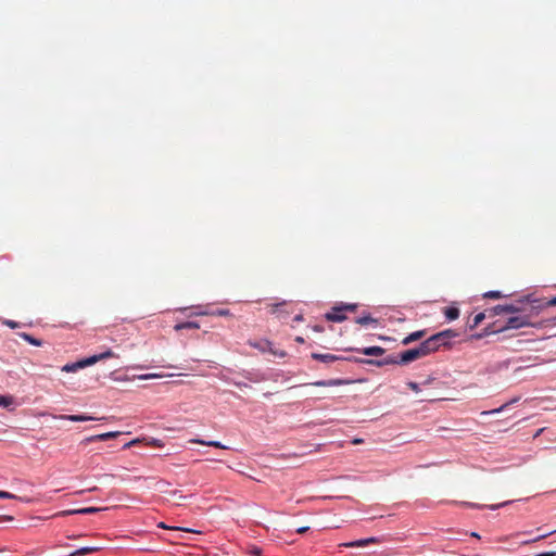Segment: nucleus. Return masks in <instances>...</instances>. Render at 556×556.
<instances>
[{
  "label": "nucleus",
  "instance_id": "obj_1",
  "mask_svg": "<svg viewBox=\"0 0 556 556\" xmlns=\"http://www.w3.org/2000/svg\"><path fill=\"white\" fill-rule=\"evenodd\" d=\"M356 308L355 304H345L342 306H334L330 312L326 313L325 317L329 321L341 323L346 319L344 314L345 311H354Z\"/></svg>",
  "mask_w": 556,
  "mask_h": 556
},
{
  "label": "nucleus",
  "instance_id": "obj_2",
  "mask_svg": "<svg viewBox=\"0 0 556 556\" xmlns=\"http://www.w3.org/2000/svg\"><path fill=\"white\" fill-rule=\"evenodd\" d=\"M527 326H530L527 316H513L507 319L506 325L500 328L498 331L501 332L508 329H519Z\"/></svg>",
  "mask_w": 556,
  "mask_h": 556
},
{
  "label": "nucleus",
  "instance_id": "obj_3",
  "mask_svg": "<svg viewBox=\"0 0 556 556\" xmlns=\"http://www.w3.org/2000/svg\"><path fill=\"white\" fill-rule=\"evenodd\" d=\"M94 364V358H84V359H80V361H77L75 363H68V364H65L63 367H62V371H65V372H75L77 371L78 369H81V368H85L87 366H90V365H93Z\"/></svg>",
  "mask_w": 556,
  "mask_h": 556
},
{
  "label": "nucleus",
  "instance_id": "obj_4",
  "mask_svg": "<svg viewBox=\"0 0 556 556\" xmlns=\"http://www.w3.org/2000/svg\"><path fill=\"white\" fill-rule=\"evenodd\" d=\"M119 434H121L119 431H110V432H105V433L94 434V435H90V437L85 438L80 442V444L86 445V444H89V443H92V442H97V441H106V440H110V439H115Z\"/></svg>",
  "mask_w": 556,
  "mask_h": 556
},
{
  "label": "nucleus",
  "instance_id": "obj_5",
  "mask_svg": "<svg viewBox=\"0 0 556 556\" xmlns=\"http://www.w3.org/2000/svg\"><path fill=\"white\" fill-rule=\"evenodd\" d=\"M105 508H98V507H85V508H79V509H67V510H62V511H59L56 514L53 515V517H59V516H70V515H90V514H94V513H98L100 510H104Z\"/></svg>",
  "mask_w": 556,
  "mask_h": 556
},
{
  "label": "nucleus",
  "instance_id": "obj_6",
  "mask_svg": "<svg viewBox=\"0 0 556 556\" xmlns=\"http://www.w3.org/2000/svg\"><path fill=\"white\" fill-rule=\"evenodd\" d=\"M420 357H422V355L420 353L419 348L417 346L415 349H410V350L400 353L399 361L402 362L403 364H408V363H410L415 359H418Z\"/></svg>",
  "mask_w": 556,
  "mask_h": 556
},
{
  "label": "nucleus",
  "instance_id": "obj_7",
  "mask_svg": "<svg viewBox=\"0 0 556 556\" xmlns=\"http://www.w3.org/2000/svg\"><path fill=\"white\" fill-rule=\"evenodd\" d=\"M53 418L61 419V420H68V421H73V422L104 419V417L96 418V417L87 416V415H59V416H53Z\"/></svg>",
  "mask_w": 556,
  "mask_h": 556
},
{
  "label": "nucleus",
  "instance_id": "obj_8",
  "mask_svg": "<svg viewBox=\"0 0 556 556\" xmlns=\"http://www.w3.org/2000/svg\"><path fill=\"white\" fill-rule=\"evenodd\" d=\"M379 542V539L376 536H370L366 539H359L351 542L343 543L342 546L344 547H364L369 545L370 543H377Z\"/></svg>",
  "mask_w": 556,
  "mask_h": 556
},
{
  "label": "nucleus",
  "instance_id": "obj_9",
  "mask_svg": "<svg viewBox=\"0 0 556 556\" xmlns=\"http://www.w3.org/2000/svg\"><path fill=\"white\" fill-rule=\"evenodd\" d=\"M510 503H511V501H506V502H503V503H500V504H494V505L485 506V505H480V504H476V503H471V502H463L462 505L465 506V507L476 508V509L489 508L491 510H496L500 507H504V506L509 505Z\"/></svg>",
  "mask_w": 556,
  "mask_h": 556
},
{
  "label": "nucleus",
  "instance_id": "obj_10",
  "mask_svg": "<svg viewBox=\"0 0 556 556\" xmlns=\"http://www.w3.org/2000/svg\"><path fill=\"white\" fill-rule=\"evenodd\" d=\"M418 348L420 350L422 357L438 351V346L432 342L430 337L422 341Z\"/></svg>",
  "mask_w": 556,
  "mask_h": 556
},
{
  "label": "nucleus",
  "instance_id": "obj_11",
  "mask_svg": "<svg viewBox=\"0 0 556 556\" xmlns=\"http://www.w3.org/2000/svg\"><path fill=\"white\" fill-rule=\"evenodd\" d=\"M399 358H400V354H397V355H388L387 357H384L381 361H365V363L374 364V365H377V366H383V365H390V364H396V365L403 364L402 362L399 361Z\"/></svg>",
  "mask_w": 556,
  "mask_h": 556
},
{
  "label": "nucleus",
  "instance_id": "obj_12",
  "mask_svg": "<svg viewBox=\"0 0 556 556\" xmlns=\"http://www.w3.org/2000/svg\"><path fill=\"white\" fill-rule=\"evenodd\" d=\"M312 358L321 363L330 364L336 361L342 359L341 356L334 354H323V353H312Z\"/></svg>",
  "mask_w": 556,
  "mask_h": 556
},
{
  "label": "nucleus",
  "instance_id": "obj_13",
  "mask_svg": "<svg viewBox=\"0 0 556 556\" xmlns=\"http://www.w3.org/2000/svg\"><path fill=\"white\" fill-rule=\"evenodd\" d=\"M189 442L195 443V444H201V445H206V446H212V447H216V448H223V450L228 448L227 445H224L222 442L214 441V440L206 441V440H202V439H191Z\"/></svg>",
  "mask_w": 556,
  "mask_h": 556
},
{
  "label": "nucleus",
  "instance_id": "obj_14",
  "mask_svg": "<svg viewBox=\"0 0 556 556\" xmlns=\"http://www.w3.org/2000/svg\"><path fill=\"white\" fill-rule=\"evenodd\" d=\"M348 383L346 380L343 379H329V380H318L313 382V386L316 387H336V386H342Z\"/></svg>",
  "mask_w": 556,
  "mask_h": 556
},
{
  "label": "nucleus",
  "instance_id": "obj_15",
  "mask_svg": "<svg viewBox=\"0 0 556 556\" xmlns=\"http://www.w3.org/2000/svg\"><path fill=\"white\" fill-rule=\"evenodd\" d=\"M358 351L367 356H381L386 352L381 346H367Z\"/></svg>",
  "mask_w": 556,
  "mask_h": 556
},
{
  "label": "nucleus",
  "instance_id": "obj_16",
  "mask_svg": "<svg viewBox=\"0 0 556 556\" xmlns=\"http://www.w3.org/2000/svg\"><path fill=\"white\" fill-rule=\"evenodd\" d=\"M426 336V330H418L409 333L407 337H405L402 341L404 345H407L414 341L420 340Z\"/></svg>",
  "mask_w": 556,
  "mask_h": 556
},
{
  "label": "nucleus",
  "instance_id": "obj_17",
  "mask_svg": "<svg viewBox=\"0 0 556 556\" xmlns=\"http://www.w3.org/2000/svg\"><path fill=\"white\" fill-rule=\"evenodd\" d=\"M98 551H100V547L98 546H85L70 553L67 556H84Z\"/></svg>",
  "mask_w": 556,
  "mask_h": 556
},
{
  "label": "nucleus",
  "instance_id": "obj_18",
  "mask_svg": "<svg viewBox=\"0 0 556 556\" xmlns=\"http://www.w3.org/2000/svg\"><path fill=\"white\" fill-rule=\"evenodd\" d=\"M519 311V308L515 305H511V304H506V305H496L494 307V313L495 314H502V313H517Z\"/></svg>",
  "mask_w": 556,
  "mask_h": 556
},
{
  "label": "nucleus",
  "instance_id": "obj_19",
  "mask_svg": "<svg viewBox=\"0 0 556 556\" xmlns=\"http://www.w3.org/2000/svg\"><path fill=\"white\" fill-rule=\"evenodd\" d=\"M355 323L358 324V325H362V326H366V325H376L378 323V320L374 317H371L369 314L367 315H363V316H359L355 319Z\"/></svg>",
  "mask_w": 556,
  "mask_h": 556
},
{
  "label": "nucleus",
  "instance_id": "obj_20",
  "mask_svg": "<svg viewBox=\"0 0 556 556\" xmlns=\"http://www.w3.org/2000/svg\"><path fill=\"white\" fill-rule=\"evenodd\" d=\"M519 400H520V397H514L509 402H507V403L503 404L502 406H500L498 408H494V409H491L489 412H484L483 414H490V415L498 414V413L505 410L511 404L517 403Z\"/></svg>",
  "mask_w": 556,
  "mask_h": 556
},
{
  "label": "nucleus",
  "instance_id": "obj_21",
  "mask_svg": "<svg viewBox=\"0 0 556 556\" xmlns=\"http://www.w3.org/2000/svg\"><path fill=\"white\" fill-rule=\"evenodd\" d=\"M444 315L447 320H455L459 316V309L454 306L445 307Z\"/></svg>",
  "mask_w": 556,
  "mask_h": 556
},
{
  "label": "nucleus",
  "instance_id": "obj_22",
  "mask_svg": "<svg viewBox=\"0 0 556 556\" xmlns=\"http://www.w3.org/2000/svg\"><path fill=\"white\" fill-rule=\"evenodd\" d=\"M21 338H23L26 342H28L29 344L34 345V346H41L42 345V341L30 336L29 333H26V332H23L20 334Z\"/></svg>",
  "mask_w": 556,
  "mask_h": 556
},
{
  "label": "nucleus",
  "instance_id": "obj_23",
  "mask_svg": "<svg viewBox=\"0 0 556 556\" xmlns=\"http://www.w3.org/2000/svg\"><path fill=\"white\" fill-rule=\"evenodd\" d=\"M430 339L432 340V342L438 346V350L441 348V346H446L447 343H446V339H443V334H441L440 332L435 333V334H432L430 337Z\"/></svg>",
  "mask_w": 556,
  "mask_h": 556
},
{
  "label": "nucleus",
  "instance_id": "obj_24",
  "mask_svg": "<svg viewBox=\"0 0 556 556\" xmlns=\"http://www.w3.org/2000/svg\"><path fill=\"white\" fill-rule=\"evenodd\" d=\"M110 357H115V354L113 353L112 350L109 349L100 354L92 355L89 358H94V364H96L99 361L110 358Z\"/></svg>",
  "mask_w": 556,
  "mask_h": 556
},
{
  "label": "nucleus",
  "instance_id": "obj_25",
  "mask_svg": "<svg viewBox=\"0 0 556 556\" xmlns=\"http://www.w3.org/2000/svg\"><path fill=\"white\" fill-rule=\"evenodd\" d=\"M200 326L198 323L195 321H185V323H181V324H178L175 326V329L176 330H181V329H198Z\"/></svg>",
  "mask_w": 556,
  "mask_h": 556
},
{
  "label": "nucleus",
  "instance_id": "obj_26",
  "mask_svg": "<svg viewBox=\"0 0 556 556\" xmlns=\"http://www.w3.org/2000/svg\"><path fill=\"white\" fill-rule=\"evenodd\" d=\"M251 345L253 348H255V349H258V350L265 352V351H267L269 349L271 343L268 340H263V341H260V342L251 343Z\"/></svg>",
  "mask_w": 556,
  "mask_h": 556
},
{
  "label": "nucleus",
  "instance_id": "obj_27",
  "mask_svg": "<svg viewBox=\"0 0 556 556\" xmlns=\"http://www.w3.org/2000/svg\"><path fill=\"white\" fill-rule=\"evenodd\" d=\"M554 533H556V529L552 530V531H548V532H545L544 534H540V535H538V536H535L533 539L527 540V541L523 542V544L539 542V541H541V540H543V539H545V538H547V536H549V535H552Z\"/></svg>",
  "mask_w": 556,
  "mask_h": 556
},
{
  "label": "nucleus",
  "instance_id": "obj_28",
  "mask_svg": "<svg viewBox=\"0 0 556 556\" xmlns=\"http://www.w3.org/2000/svg\"><path fill=\"white\" fill-rule=\"evenodd\" d=\"M163 377H165V375L156 374V372H151V374L139 375L137 378L139 380H150V379H160V378H163Z\"/></svg>",
  "mask_w": 556,
  "mask_h": 556
},
{
  "label": "nucleus",
  "instance_id": "obj_29",
  "mask_svg": "<svg viewBox=\"0 0 556 556\" xmlns=\"http://www.w3.org/2000/svg\"><path fill=\"white\" fill-rule=\"evenodd\" d=\"M0 498L24 501V498L18 497L15 494L7 492V491H0ZM25 502H29V500H25Z\"/></svg>",
  "mask_w": 556,
  "mask_h": 556
},
{
  "label": "nucleus",
  "instance_id": "obj_30",
  "mask_svg": "<svg viewBox=\"0 0 556 556\" xmlns=\"http://www.w3.org/2000/svg\"><path fill=\"white\" fill-rule=\"evenodd\" d=\"M440 333L443 334V339H446L447 344L451 339L457 337V333L452 329H446V330L440 331Z\"/></svg>",
  "mask_w": 556,
  "mask_h": 556
},
{
  "label": "nucleus",
  "instance_id": "obj_31",
  "mask_svg": "<svg viewBox=\"0 0 556 556\" xmlns=\"http://www.w3.org/2000/svg\"><path fill=\"white\" fill-rule=\"evenodd\" d=\"M13 404V397L10 395H0V406L9 407Z\"/></svg>",
  "mask_w": 556,
  "mask_h": 556
},
{
  "label": "nucleus",
  "instance_id": "obj_32",
  "mask_svg": "<svg viewBox=\"0 0 556 556\" xmlns=\"http://www.w3.org/2000/svg\"><path fill=\"white\" fill-rule=\"evenodd\" d=\"M484 318H485V314L484 313L476 314L473 319H472V324H471L470 328L477 327L479 324H481L483 321Z\"/></svg>",
  "mask_w": 556,
  "mask_h": 556
},
{
  "label": "nucleus",
  "instance_id": "obj_33",
  "mask_svg": "<svg viewBox=\"0 0 556 556\" xmlns=\"http://www.w3.org/2000/svg\"><path fill=\"white\" fill-rule=\"evenodd\" d=\"M484 298H491V299H500L502 298V293L500 291H489L484 293Z\"/></svg>",
  "mask_w": 556,
  "mask_h": 556
},
{
  "label": "nucleus",
  "instance_id": "obj_34",
  "mask_svg": "<svg viewBox=\"0 0 556 556\" xmlns=\"http://www.w3.org/2000/svg\"><path fill=\"white\" fill-rule=\"evenodd\" d=\"M407 386L409 387V389H412L414 392H419L420 391V387L417 382H413V381H409L407 382Z\"/></svg>",
  "mask_w": 556,
  "mask_h": 556
},
{
  "label": "nucleus",
  "instance_id": "obj_35",
  "mask_svg": "<svg viewBox=\"0 0 556 556\" xmlns=\"http://www.w3.org/2000/svg\"><path fill=\"white\" fill-rule=\"evenodd\" d=\"M139 442H140V439H134V440L127 442L126 444H124L123 448L124 450L129 448L130 446H132Z\"/></svg>",
  "mask_w": 556,
  "mask_h": 556
},
{
  "label": "nucleus",
  "instance_id": "obj_36",
  "mask_svg": "<svg viewBox=\"0 0 556 556\" xmlns=\"http://www.w3.org/2000/svg\"><path fill=\"white\" fill-rule=\"evenodd\" d=\"M4 324L9 326L10 328L14 329L17 327V323L13 320H5Z\"/></svg>",
  "mask_w": 556,
  "mask_h": 556
},
{
  "label": "nucleus",
  "instance_id": "obj_37",
  "mask_svg": "<svg viewBox=\"0 0 556 556\" xmlns=\"http://www.w3.org/2000/svg\"><path fill=\"white\" fill-rule=\"evenodd\" d=\"M535 556H556V552H544V553H540Z\"/></svg>",
  "mask_w": 556,
  "mask_h": 556
},
{
  "label": "nucleus",
  "instance_id": "obj_38",
  "mask_svg": "<svg viewBox=\"0 0 556 556\" xmlns=\"http://www.w3.org/2000/svg\"><path fill=\"white\" fill-rule=\"evenodd\" d=\"M547 306H556V296L551 299L547 303H546Z\"/></svg>",
  "mask_w": 556,
  "mask_h": 556
},
{
  "label": "nucleus",
  "instance_id": "obj_39",
  "mask_svg": "<svg viewBox=\"0 0 556 556\" xmlns=\"http://www.w3.org/2000/svg\"><path fill=\"white\" fill-rule=\"evenodd\" d=\"M309 527H301L296 530L298 533H305L306 531H308Z\"/></svg>",
  "mask_w": 556,
  "mask_h": 556
},
{
  "label": "nucleus",
  "instance_id": "obj_40",
  "mask_svg": "<svg viewBox=\"0 0 556 556\" xmlns=\"http://www.w3.org/2000/svg\"><path fill=\"white\" fill-rule=\"evenodd\" d=\"M0 519L11 521V520H13V517L12 516H2V517H0Z\"/></svg>",
  "mask_w": 556,
  "mask_h": 556
},
{
  "label": "nucleus",
  "instance_id": "obj_41",
  "mask_svg": "<svg viewBox=\"0 0 556 556\" xmlns=\"http://www.w3.org/2000/svg\"><path fill=\"white\" fill-rule=\"evenodd\" d=\"M470 535L472 538H477V539H480V535L477 533V532H471Z\"/></svg>",
  "mask_w": 556,
  "mask_h": 556
},
{
  "label": "nucleus",
  "instance_id": "obj_42",
  "mask_svg": "<svg viewBox=\"0 0 556 556\" xmlns=\"http://www.w3.org/2000/svg\"><path fill=\"white\" fill-rule=\"evenodd\" d=\"M159 527H160V528H163V529H169V528H168L165 523H163V522L159 523Z\"/></svg>",
  "mask_w": 556,
  "mask_h": 556
},
{
  "label": "nucleus",
  "instance_id": "obj_43",
  "mask_svg": "<svg viewBox=\"0 0 556 556\" xmlns=\"http://www.w3.org/2000/svg\"><path fill=\"white\" fill-rule=\"evenodd\" d=\"M219 315H228V311H219Z\"/></svg>",
  "mask_w": 556,
  "mask_h": 556
},
{
  "label": "nucleus",
  "instance_id": "obj_44",
  "mask_svg": "<svg viewBox=\"0 0 556 556\" xmlns=\"http://www.w3.org/2000/svg\"><path fill=\"white\" fill-rule=\"evenodd\" d=\"M175 529H177V530H185V531H187V532L192 531L191 529H182V528H179V527H176Z\"/></svg>",
  "mask_w": 556,
  "mask_h": 556
},
{
  "label": "nucleus",
  "instance_id": "obj_45",
  "mask_svg": "<svg viewBox=\"0 0 556 556\" xmlns=\"http://www.w3.org/2000/svg\"><path fill=\"white\" fill-rule=\"evenodd\" d=\"M279 305H280V304H275V305L273 306V311H271V312H273V313H275V312H276V309H277V307H278Z\"/></svg>",
  "mask_w": 556,
  "mask_h": 556
},
{
  "label": "nucleus",
  "instance_id": "obj_46",
  "mask_svg": "<svg viewBox=\"0 0 556 556\" xmlns=\"http://www.w3.org/2000/svg\"><path fill=\"white\" fill-rule=\"evenodd\" d=\"M294 320H296V321L302 320V316L301 315L295 316Z\"/></svg>",
  "mask_w": 556,
  "mask_h": 556
},
{
  "label": "nucleus",
  "instance_id": "obj_47",
  "mask_svg": "<svg viewBox=\"0 0 556 556\" xmlns=\"http://www.w3.org/2000/svg\"><path fill=\"white\" fill-rule=\"evenodd\" d=\"M296 341H298V342H300V343H303V342H304L303 338H301V337H298V338H296Z\"/></svg>",
  "mask_w": 556,
  "mask_h": 556
},
{
  "label": "nucleus",
  "instance_id": "obj_48",
  "mask_svg": "<svg viewBox=\"0 0 556 556\" xmlns=\"http://www.w3.org/2000/svg\"><path fill=\"white\" fill-rule=\"evenodd\" d=\"M78 536H79V535L73 534V535H68L67 538L73 540V539H76V538H78Z\"/></svg>",
  "mask_w": 556,
  "mask_h": 556
},
{
  "label": "nucleus",
  "instance_id": "obj_49",
  "mask_svg": "<svg viewBox=\"0 0 556 556\" xmlns=\"http://www.w3.org/2000/svg\"><path fill=\"white\" fill-rule=\"evenodd\" d=\"M359 442H362V440H359V439H355V440L353 441V443H355V444H357V443H359Z\"/></svg>",
  "mask_w": 556,
  "mask_h": 556
},
{
  "label": "nucleus",
  "instance_id": "obj_50",
  "mask_svg": "<svg viewBox=\"0 0 556 556\" xmlns=\"http://www.w3.org/2000/svg\"><path fill=\"white\" fill-rule=\"evenodd\" d=\"M554 319H555V321H556V317H555Z\"/></svg>",
  "mask_w": 556,
  "mask_h": 556
}]
</instances>
